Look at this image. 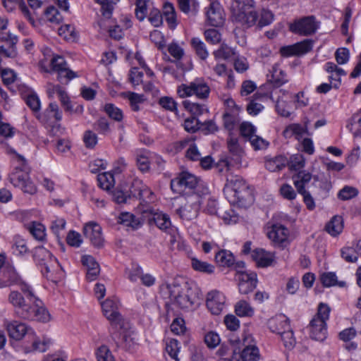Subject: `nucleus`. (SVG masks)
Returning <instances> with one entry per match:
<instances>
[{"label": "nucleus", "mask_w": 361, "mask_h": 361, "mask_svg": "<svg viewBox=\"0 0 361 361\" xmlns=\"http://www.w3.org/2000/svg\"><path fill=\"white\" fill-rule=\"evenodd\" d=\"M164 289L169 294L171 302L180 309L192 308L198 305L200 300L199 289L187 283L183 287L176 283H168Z\"/></svg>", "instance_id": "nucleus-2"}, {"label": "nucleus", "mask_w": 361, "mask_h": 361, "mask_svg": "<svg viewBox=\"0 0 361 361\" xmlns=\"http://www.w3.org/2000/svg\"><path fill=\"white\" fill-rule=\"evenodd\" d=\"M235 277L238 281V290L241 294H248L257 286V276L255 272L238 271Z\"/></svg>", "instance_id": "nucleus-14"}, {"label": "nucleus", "mask_w": 361, "mask_h": 361, "mask_svg": "<svg viewBox=\"0 0 361 361\" xmlns=\"http://www.w3.org/2000/svg\"><path fill=\"white\" fill-rule=\"evenodd\" d=\"M27 105L34 111L38 112L40 109V101L36 94H30L25 98Z\"/></svg>", "instance_id": "nucleus-64"}, {"label": "nucleus", "mask_w": 361, "mask_h": 361, "mask_svg": "<svg viewBox=\"0 0 361 361\" xmlns=\"http://www.w3.org/2000/svg\"><path fill=\"white\" fill-rule=\"evenodd\" d=\"M85 236L97 247H101L104 244V238L101 226L94 222L86 224L83 228Z\"/></svg>", "instance_id": "nucleus-16"}, {"label": "nucleus", "mask_w": 361, "mask_h": 361, "mask_svg": "<svg viewBox=\"0 0 361 361\" xmlns=\"http://www.w3.org/2000/svg\"><path fill=\"white\" fill-rule=\"evenodd\" d=\"M320 281L322 285L325 287H331L334 286L344 287L345 286V281H338L337 276L334 272L322 273L320 275Z\"/></svg>", "instance_id": "nucleus-35"}, {"label": "nucleus", "mask_w": 361, "mask_h": 361, "mask_svg": "<svg viewBox=\"0 0 361 361\" xmlns=\"http://www.w3.org/2000/svg\"><path fill=\"white\" fill-rule=\"evenodd\" d=\"M97 361H115L110 350L106 345L100 346L97 350Z\"/></svg>", "instance_id": "nucleus-54"}, {"label": "nucleus", "mask_w": 361, "mask_h": 361, "mask_svg": "<svg viewBox=\"0 0 361 361\" xmlns=\"http://www.w3.org/2000/svg\"><path fill=\"white\" fill-rule=\"evenodd\" d=\"M11 152L16 154V159L20 163V166H16L13 171L10 173L9 181L13 186L20 188L25 193L35 194L37 192V188L30 180L28 172L26 171L25 159L14 150H11Z\"/></svg>", "instance_id": "nucleus-6"}, {"label": "nucleus", "mask_w": 361, "mask_h": 361, "mask_svg": "<svg viewBox=\"0 0 361 361\" xmlns=\"http://www.w3.org/2000/svg\"><path fill=\"white\" fill-rule=\"evenodd\" d=\"M252 257L258 267H268L272 266L275 262L274 253L267 252L263 249H256L252 253Z\"/></svg>", "instance_id": "nucleus-23"}, {"label": "nucleus", "mask_w": 361, "mask_h": 361, "mask_svg": "<svg viewBox=\"0 0 361 361\" xmlns=\"http://www.w3.org/2000/svg\"><path fill=\"white\" fill-rule=\"evenodd\" d=\"M267 237L277 245H281L285 243L288 237V230L281 224H274L267 231Z\"/></svg>", "instance_id": "nucleus-22"}, {"label": "nucleus", "mask_w": 361, "mask_h": 361, "mask_svg": "<svg viewBox=\"0 0 361 361\" xmlns=\"http://www.w3.org/2000/svg\"><path fill=\"white\" fill-rule=\"evenodd\" d=\"M102 313L110 322L112 329L125 328L126 321L121 313V305L116 298H108L101 302Z\"/></svg>", "instance_id": "nucleus-8"}, {"label": "nucleus", "mask_w": 361, "mask_h": 361, "mask_svg": "<svg viewBox=\"0 0 361 361\" xmlns=\"http://www.w3.org/2000/svg\"><path fill=\"white\" fill-rule=\"evenodd\" d=\"M200 208V204L199 197L195 195L194 201L191 200L190 202H188L184 206L180 208V212L182 216L192 219L197 216Z\"/></svg>", "instance_id": "nucleus-28"}, {"label": "nucleus", "mask_w": 361, "mask_h": 361, "mask_svg": "<svg viewBox=\"0 0 361 361\" xmlns=\"http://www.w3.org/2000/svg\"><path fill=\"white\" fill-rule=\"evenodd\" d=\"M343 229V220L341 216H334L326 224L325 230L332 236L339 235Z\"/></svg>", "instance_id": "nucleus-32"}, {"label": "nucleus", "mask_w": 361, "mask_h": 361, "mask_svg": "<svg viewBox=\"0 0 361 361\" xmlns=\"http://www.w3.org/2000/svg\"><path fill=\"white\" fill-rule=\"evenodd\" d=\"M318 28L314 16H307L295 21L290 25V30L295 34L308 36L314 34Z\"/></svg>", "instance_id": "nucleus-13"}, {"label": "nucleus", "mask_w": 361, "mask_h": 361, "mask_svg": "<svg viewBox=\"0 0 361 361\" xmlns=\"http://www.w3.org/2000/svg\"><path fill=\"white\" fill-rule=\"evenodd\" d=\"M342 257L348 262H355L358 259V255L352 247H345L341 250Z\"/></svg>", "instance_id": "nucleus-57"}, {"label": "nucleus", "mask_w": 361, "mask_h": 361, "mask_svg": "<svg viewBox=\"0 0 361 361\" xmlns=\"http://www.w3.org/2000/svg\"><path fill=\"white\" fill-rule=\"evenodd\" d=\"M179 349V343L176 339H171L166 344V353L176 361H179V358L178 357Z\"/></svg>", "instance_id": "nucleus-50"}, {"label": "nucleus", "mask_w": 361, "mask_h": 361, "mask_svg": "<svg viewBox=\"0 0 361 361\" xmlns=\"http://www.w3.org/2000/svg\"><path fill=\"white\" fill-rule=\"evenodd\" d=\"M94 129L101 134L106 135L110 133L109 123L106 118H99L93 125Z\"/></svg>", "instance_id": "nucleus-55"}, {"label": "nucleus", "mask_w": 361, "mask_h": 361, "mask_svg": "<svg viewBox=\"0 0 361 361\" xmlns=\"http://www.w3.org/2000/svg\"><path fill=\"white\" fill-rule=\"evenodd\" d=\"M269 97L268 93H262L257 92L254 95L253 98L250 101L247 105V111L250 115L256 116L262 111L264 106L262 104L257 101H264L265 99Z\"/></svg>", "instance_id": "nucleus-27"}, {"label": "nucleus", "mask_w": 361, "mask_h": 361, "mask_svg": "<svg viewBox=\"0 0 361 361\" xmlns=\"http://www.w3.org/2000/svg\"><path fill=\"white\" fill-rule=\"evenodd\" d=\"M220 216L227 224H235L239 219L238 214L232 209L224 211Z\"/></svg>", "instance_id": "nucleus-59"}, {"label": "nucleus", "mask_w": 361, "mask_h": 361, "mask_svg": "<svg viewBox=\"0 0 361 361\" xmlns=\"http://www.w3.org/2000/svg\"><path fill=\"white\" fill-rule=\"evenodd\" d=\"M281 336L283 345L286 348L292 349L295 344V339L291 328L279 334Z\"/></svg>", "instance_id": "nucleus-52"}, {"label": "nucleus", "mask_w": 361, "mask_h": 361, "mask_svg": "<svg viewBox=\"0 0 361 361\" xmlns=\"http://www.w3.org/2000/svg\"><path fill=\"white\" fill-rule=\"evenodd\" d=\"M235 312L239 317H252L254 315V308L244 300L238 301L235 305Z\"/></svg>", "instance_id": "nucleus-38"}, {"label": "nucleus", "mask_w": 361, "mask_h": 361, "mask_svg": "<svg viewBox=\"0 0 361 361\" xmlns=\"http://www.w3.org/2000/svg\"><path fill=\"white\" fill-rule=\"evenodd\" d=\"M224 193L231 204L240 207H247L253 202L252 192L245 180L238 176L227 178Z\"/></svg>", "instance_id": "nucleus-3"}, {"label": "nucleus", "mask_w": 361, "mask_h": 361, "mask_svg": "<svg viewBox=\"0 0 361 361\" xmlns=\"http://www.w3.org/2000/svg\"><path fill=\"white\" fill-rule=\"evenodd\" d=\"M191 266L194 270L207 274H213L215 269L214 266L212 264L201 261L195 257L191 259Z\"/></svg>", "instance_id": "nucleus-36"}, {"label": "nucleus", "mask_w": 361, "mask_h": 361, "mask_svg": "<svg viewBox=\"0 0 361 361\" xmlns=\"http://www.w3.org/2000/svg\"><path fill=\"white\" fill-rule=\"evenodd\" d=\"M305 159L301 154H295L288 160V164L290 170L299 171L305 167Z\"/></svg>", "instance_id": "nucleus-40"}, {"label": "nucleus", "mask_w": 361, "mask_h": 361, "mask_svg": "<svg viewBox=\"0 0 361 361\" xmlns=\"http://www.w3.org/2000/svg\"><path fill=\"white\" fill-rule=\"evenodd\" d=\"M231 20L243 29L254 26L259 18L254 0H232Z\"/></svg>", "instance_id": "nucleus-4"}, {"label": "nucleus", "mask_w": 361, "mask_h": 361, "mask_svg": "<svg viewBox=\"0 0 361 361\" xmlns=\"http://www.w3.org/2000/svg\"><path fill=\"white\" fill-rule=\"evenodd\" d=\"M222 118L224 127L229 132L235 129L240 120L239 113L236 111L234 113L224 112Z\"/></svg>", "instance_id": "nucleus-33"}, {"label": "nucleus", "mask_w": 361, "mask_h": 361, "mask_svg": "<svg viewBox=\"0 0 361 361\" xmlns=\"http://www.w3.org/2000/svg\"><path fill=\"white\" fill-rule=\"evenodd\" d=\"M51 71L58 73L57 80L61 82H67L77 77V74L68 68L63 59L60 56H54L51 60Z\"/></svg>", "instance_id": "nucleus-11"}, {"label": "nucleus", "mask_w": 361, "mask_h": 361, "mask_svg": "<svg viewBox=\"0 0 361 361\" xmlns=\"http://www.w3.org/2000/svg\"><path fill=\"white\" fill-rule=\"evenodd\" d=\"M192 90L194 94L199 99H207L210 92V88L204 80L197 78L192 81Z\"/></svg>", "instance_id": "nucleus-31"}, {"label": "nucleus", "mask_w": 361, "mask_h": 361, "mask_svg": "<svg viewBox=\"0 0 361 361\" xmlns=\"http://www.w3.org/2000/svg\"><path fill=\"white\" fill-rule=\"evenodd\" d=\"M232 361H258L259 352L255 345H246L242 351H232Z\"/></svg>", "instance_id": "nucleus-20"}, {"label": "nucleus", "mask_w": 361, "mask_h": 361, "mask_svg": "<svg viewBox=\"0 0 361 361\" xmlns=\"http://www.w3.org/2000/svg\"><path fill=\"white\" fill-rule=\"evenodd\" d=\"M268 327L275 334H280L290 328V320L284 314H279L268 321Z\"/></svg>", "instance_id": "nucleus-24"}, {"label": "nucleus", "mask_w": 361, "mask_h": 361, "mask_svg": "<svg viewBox=\"0 0 361 361\" xmlns=\"http://www.w3.org/2000/svg\"><path fill=\"white\" fill-rule=\"evenodd\" d=\"M147 0H136L135 3V16L136 18L142 21L147 15Z\"/></svg>", "instance_id": "nucleus-53"}, {"label": "nucleus", "mask_w": 361, "mask_h": 361, "mask_svg": "<svg viewBox=\"0 0 361 361\" xmlns=\"http://www.w3.org/2000/svg\"><path fill=\"white\" fill-rule=\"evenodd\" d=\"M29 231L33 237L38 240H43L45 238V227L43 224L38 222H32Z\"/></svg>", "instance_id": "nucleus-43"}, {"label": "nucleus", "mask_w": 361, "mask_h": 361, "mask_svg": "<svg viewBox=\"0 0 361 361\" xmlns=\"http://www.w3.org/2000/svg\"><path fill=\"white\" fill-rule=\"evenodd\" d=\"M118 223L133 229H137L140 226V222L133 214L128 212L121 213L118 217Z\"/></svg>", "instance_id": "nucleus-37"}, {"label": "nucleus", "mask_w": 361, "mask_h": 361, "mask_svg": "<svg viewBox=\"0 0 361 361\" xmlns=\"http://www.w3.org/2000/svg\"><path fill=\"white\" fill-rule=\"evenodd\" d=\"M6 329L11 338L19 341L26 334H34L33 330L24 323L13 321L6 325Z\"/></svg>", "instance_id": "nucleus-21"}, {"label": "nucleus", "mask_w": 361, "mask_h": 361, "mask_svg": "<svg viewBox=\"0 0 361 361\" xmlns=\"http://www.w3.org/2000/svg\"><path fill=\"white\" fill-rule=\"evenodd\" d=\"M58 32L60 36L63 37L66 39H70L76 37L75 27L71 25L66 24L61 25L59 28Z\"/></svg>", "instance_id": "nucleus-58"}, {"label": "nucleus", "mask_w": 361, "mask_h": 361, "mask_svg": "<svg viewBox=\"0 0 361 361\" xmlns=\"http://www.w3.org/2000/svg\"><path fill=\"white\" fill-rule=\"evenodd\" d=\"M149 37L151 41L154 42L159 49H161L165 47V39L164 35L160 31L154 30L151 32Z\"/></svg>", "instance_id": "nucleus-60"}, {"label": "nucleus", "mask_w": 361, "mask_h": 361, "mask_svg": "<svg viewBox=\"0 0 361 361\" xmlns=\"http://www.w3.org/2000/svg\"><path fill=\"white\" fill-rule=\"evenodd\" d=\"M197 183L198 180L196 176L187 171H183L178 177L171 180V188L173 191L180 193L186 189H194Z\"/></svg>", "instance_id": "nucleus-12"}, {"label": "nucleus", "mask_w": 361, "mask_h": 361, "mask_svg": "<svg viewBox=\"0 0 361 361\" xmlns=\"http://www.w3.org/2000/svg\"><path fill=\"white\" fill-rule=\"evenodd\" d=\"M240 135L248 140L255 150H260L267 147L269 142L262 137L256 135L257 128L250 122L244 121L240 124Z\"/></svg>", "instance_id": "nucleus-9"}, {"label": "nucleus", "mask_w": 361, "mask_h": 361, "mask_svg": "<svg viewBox=\"0 0 361 361\" xmlns=\"http://www.w3.org/2000/svg\"><path fill=\"white\" fill-rule=\"evenodd\" d=\"M97 180L99 186L104 190H109L114 186V178L111 173H99L97 176Z\"/></svg>", "instance_id": "nucleus-42"}, {"label": "nucleus", "mask_w": 361, "mask_h": 361, "mask_svg": "<svg viewBox=\"0 0 361 361\" xmlns=\"http://www.w3.org/2000/svg\"><path fill=\"white\" fill-rule=\"evenodd\" d=\"M215 59H228L235 55V51L226 44H222L220 47L213 52Z\"/></svg>", "instance_id": "nucleus-46"}, {"label": "nucleus", "mask_w": 361, "mask_h": 361, "mask_svg": "<svg viewBox=\"0 0 361 361\" xmlns=\"http://www.w3.org/2000/svg\"><path fill=\"white\" fill-rule=\"evenodd\" d=\"M216 262L221 267H231L234 264L235 259L233 254L226 250L218 252L215 255Z\"/></svg>", "instance_id": "nucleus-34"}, {"label": "nucleus", "mask_w": 361, "mask_h": 361, "mask_svg": "<svg viewBox=\"0 0 361 361\" xmlns=\"http://www.w3.org/2000/svg\"><path fill=\"white\" fill-rule=\"evenodd\" d=\"M104 111L111 118L116 121H121L123 118V111L113 104H106L104 106Z\"/></svg>", "instance_id": "nucleus-45"}, {"label": "nucleus", "mask_w": 361, "mask_h": 361, "mask_svg": "<svg viewBox=\"0 0 361 361\" xmlns=\"http://www.w3.org/2000/svg\"><path fill=\"white\" fill-rule=\"evenodd\" d=\"M358 195L356 188L345 185L338 193V198L346 201L355 197Z\"/></svg>", "instance_id": "nucleus-44"}, {"label": "nucleus", "mask_w": 361, "mask_h": 361, "mask_svg": "<svg viewBox=\"0 0 361 361\" xmlns=\"http://www.w3.org/2000/svg\"><path fill=\"white\" fill-rule=\"evenodd\" d=\"M130 193L133 196L142 199L145 195H152V191L141 180L134 179L131 184Z\"/></svg>", "instance_id": "nucleus-30"}, {"label": "nucleus", "mask_w": 361, "mask_h": 361, "mask_svg": "<svg viewBox=\"0 0 361 361\" xmlns=\"http://www.w3.org/2000/svg\"><path fill=\"white\" fill-rule=\"evenodd\" d=\"M306 131L300 124H292L288 126L283 133L286 136L295 135L296 136H302Z\"/></svg>", "instance_id": "nucleus-62"}, {"label": "nucleus", "mask_w": 361, "mask_h": 361, "mask_svg": "<svg viewBox=\"0 0 361 361\" xmlns=\"http://www.w3.org/2000/svg\"><path fill=\"white\" fill-rule=\"evenodd\" d=\"M184 129L190 133H194L201 128V123L194 116L187 118L183 123Z\"/></svg>", "instance_id": "nucleus-49"}, {"label": "nucleus", "mask_w": 361, "mask_h": 361, "mask_svg": "<svg viewBox=\"0 0 361 361\" xmlns=\"http://www.w3.org/2000/svg\"><path fill=\"white\" fill-rule=\"evenodd\" d=\"M208 23L214 27L223 25L224 22V12L220 4L212 1L206 11Z\"/></svg>", "instance_id": "nucleus-17"}, {"label": "nucleus", "mask_w": 361, "mask_h": 361, "mask_svg": "<svg viewBox=\"0 0 361 361\" xmlns=\"http://www.w3.org/2000/svg\"><path fill=\"white\" fill-rule=\"evenodd\" d=\"M23 281L16 270L11 267H6L0 271V288L10 287L13 285L20 286Z\"/></svg>", "instance_id": "nucleus-19"}, {"label": "nucleus", "mask_w": 361, "mask_h": 361, "mask_svg": "<svg viewBox=\"0 0 361 361\" xmlns=\"http://www.w3.org/2000/svg\"><path fill=\"white\" fill-rule=\"evenodd\" d=\"M33 257L47 279L56 282L63 277V271L57 259L48 250L42 246L36 247Z\"/></svg>", "instance_id": "nucleus-5"}, {"label": "nucleus", "mask_w": 361, "mask_h": 361, "mask_svg": "<svg viewBox=\"0 0 361 361\" xmlns=\"http://www.w3.org/2000/svg\"><path fill=\"white\" fill-rule=\"evenodd\" d=\"M288 164V159L283 155L264 157V166L271 172H278L283 170Z\"/></svg>", "instance_id": "nucleus-25"}, {"label": "nucleus", "mask_w": 361, "mask_h": 361, "mask_svg": "<svg viewBox=\"0 0 361 361\" xmlns=\"http://www.w3.org/2000/svg\"><path fill=\"white\" fill-rule=\"evenodd\" d=\"M226 298L223 293L218 290H212L207 294V307L213 314H219L224 307Z\"/></svg>", "instance_id": "nucleus-18"}, {"label": "nucleus", "mask_w": 361, "mask_h": 361, "mask_svg": "<svg viewBox=\"0 0 361 361\" xmlns=\"http://www.w3.org/2000/svg\"><path fill=\"white\" fill-rule=\"evenodd\" d=\"M44 114L50 118H54L56 121L62 119V112L56 102H50Z\"/></svg>", "instance_id": "nucleus-51"}, {"label": "nucleus", "mask_w": 361, "mask_h": 361, "mask_svg": "<svg viewBox=\"0 0 361 361\" xmlns=\"http://www.w3.org/2000/svg\"><path fill=\"white\" fill-rule=\"evenodd\" d=\"M143 73L137 68H132L130 71L129 80L134 87L142 82Z\"/></svg>", "instance_id": "nucleus-63"}, {"label": "nucleus", "mask_w": 361, "mask_h": 361, "mask_svg": "<svg viewBox=\"0 0 361 361\" xmlns=\"http://www.w3.org/2000/svg\"><path fill=\"white\" fill-rule=\"evenodd\" d=\"M191 44L197 56L202 60H206L209 52L205 44L199 38L194 37L191 39Z\"/></svg>", "instance_id": "nucleus-39"}, {"label": "nucleus", "mask_w": 361, "mask_h": 361, "mask_svg": "<svg viewBox=\"0 0 361 361\" xmlns=\"http://www.w3.org/2000/svg\"><path fill=\"white\" fill-rule=\"evenodd\" d=\"M13 253L16 255H23L27 252L28 248L24 239L18 235L13 238V244L12 245Z\"/></svg>", "instance_id": "nucleus-41"}, {"label": "nucleus", "mask_w": 361, "mask_h": 361, "mask_svg": "<svg viewBox=\"0 0 361 361\" xmlns=\"http://www.w3.org/2000/svg\"><path fill=\"white\" fill-rule=\"evenodd\" d=\"M142 272V267L137 264L133 265L130 269L126 270L128 278L132 282H135L138 279H140Z\"/></svg>", "instance_id": "nucleus-61"}, {"label": "nucleus", "mask_w": 361, "mask_h": 361, "mask_svg": "<svg viewBox=\"0 0 361 361\" xmlns=\"http://www.w3.org/2000/svg\"><path fill=\"white\" fill-rule=\"evenodd\" d=\"M204 37L207 42L216 44L220 43L221 40V33L216 29H208L204 32Z\"/></svg>", "instance_id": "nucleus-56"}, {"label": "nucleus", "mask_w": 361, "mask_h": 361, "mask_svg": "<svg viewBox=\"0 0 361 361\" xmlns=\"http://www.w3.org/2000/svg\"><path fill=\"white\" fill-rule=\"evenodd\" d=\"M312 42L311 39H305L292 45L282 47L279 52L283 57L303 55L312 50Z\"/></svg>", "instance_id": "nucleus-15"}, {"label": "nucleus", "mask_w": 361, "mask_h": 361, "mask_svg": "<svg viewBox=\"0 0 361 361\" xmlns=\"http://www.w3.org/2000/svg\"><path fill=\"white\" fill-rule=\"evenodd\" d=\"M183 105L184 107L191 112L194 116H199L202 114L204 111H207V109L203 104L190 102L188 100H185L183 102Z\"/></svg>", "instance_id": "nucleus-47"}, {"label": "nucleus", "mask_w": 361, "mask_h": 361, "mask_svg": "<svg viewBox=\"0 0 361 361\" xmlns=\"http://www.w3.org/2000/svg\"><path fill=\"white\" fill-rule=\"evenodd\" d=\"M142 217L149 225H156L159 229L166 231L170 228L171 223L169 216L152 207L142 212Z\"/></svg>", "instance_id": "nucleus-10"}, {"label": "nucleus", "mask_w": 361, "mask_h": 361, "mask_svg": "<svg viewBox=\"0 0 361 361\" xmlns=\"http://www.w3.org/2000/svg\"><path fill=\"white\" fill-rule=\"evenodd\" d=\"M19 288L20 292L13 290L8 295V302L13 307L16 314L23 319L49 322L50 314L32 288L27 283H21Z\"/></svg>", "instance_id": "nucleus-1"}, {"label": "nucleus", "mask_w": 361, "mask_h": 361, "mask_svg": "<svg viewBox=\"0 0 361 361\" xmlns=\"http://www.w3.org/2000/svg\"><path fill=\"white\" fill-rule=\"evenodd\" d=\"M331 308L323 302H320L317 307V314L311 319L309 324L310 336L317 341H324L327 336L326 322L329 319Z\"/></svg>", "instance_id": "nucleus-7"}, {"label": "nucleus", "mask_w": 361, "mask_h": 361, "mask_svg": "<svg viewBox=\"0 0 361 361\" xmlns=\"http://www.w3.org/2000/svg\"><path fill=\"white\" fill-rule=\"evenodd\" d=\"M227 146L234 163L235 164H240L245 152L239 145L238 138L231 136L228 138Z\"/></svg>", "instance_id": "nucleus-26"}, {"label": "nucleus", "mask_w": 361, "mask_h": 361, "mask_svg": "<svg viewBox=\"0 0 361 361\" xmlns=\"http://www.w3.org/2000/svg\"><path fill=\"white\" fill-rule=\"evenodd\" d=\"M44 14L48 21L55 24H59L63 20L62 16L54 6L48 7Z\"/></svg>", "instance_id": "nucleus-48"}, {"label": "nucleus", "mask_w": 361, "mask_h": 361, "mask_svg": "<svg viewBox=\"0 0 361 361\" xmlns=\"http://www.w3.org/2000/svg\"><path fill=\"white\" fill-rule=\"evenodd\" d=\"M312 179V174L305 171H299L297 174L293 176V180L298 192L307 191L305 188Z\"/></svg>", "instance_id": "nucleus-29"}]
</instances>
